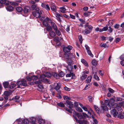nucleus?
<instances>
[{
	"mask_svg": "<svg viewBox=\"0 0 124 124\" xmlns=\"http://www.w3.org/2000/svg\"><path fill=\"white\" fill-rule=\"evenodd\" d=\"M52 75L49 72H46L45 74H43L41 75H40L39 78V80L38 81H35V83L36 84H40L41 83V81L45 83L50 84L51 83L49 81V80L46 78H50L51 76Z\"/></svg>",
	"mask_w": 124,
	"mask_h": 124,
	"instance_id": "obj_1",
	"label": "nucleus"
},
{
	"mask_svg": "<svg viewBox=\"0 0 124 124\" xmlns=\"http://www.w3.org/2000/svg\"><path fill=\"white\" fill-rule=\"evenodd\" d=\"M121 107L119 106H117L114 109L111 110L110 113L114 117H116L118 114V111L119 110L120 112L121 111Z\"/></svg>",
	"mask_w": 124,
	"mask_h": 124,
	"instance_id": "obj_2",
	"label": "nucleus"
},
{
	"mask_svg": "<svg viewBox=\"0 0 124 124\" xmlns=\"http://www.w3.org/2000/svg\"><path fill=\"white\" fill-rule=\"evenodd\" d=\"M33 16L36 18H39L42 14V12L39 8H37L36 11H34L32 12Z\"/></svg>",
	"mask_w": 124,
	"mask_h": 124,
	"instance_id": "obj_3",
	"label": "nucleus"
},
{
	"mask_svg": "<svg viewBox=\"0 0 124 124\" xmlns=\"http://www.w3.org/2000/svg\"><path fill=\"white\" fill-rule=\"evenodd\" d=\"M98 70L97 69H93V73L92 75L93 76L94 78L97 81L100 80L99 77L97 76L96 74L98 72Z\"/></svg>",
	"mask_w": 124,
	"mask_h": 124,
	"instance_id": "obj_4",
	"label": "nucleus"
},
{
	"mask_svg": "<svg viewBox=\"0 0 124 124\" xmlns=\"http://www.w3.org/2000/svg\"><path fill=\"white\" fill-rule=\"evenodd\" d=\"M72 47L70 46H69L67 47H65L63 48V50L65 53H68L71 50Z\"/></svg>",
	"mask_w": 124,
	"mask_h": 124,
	"instance_id": "obj_5",
	"label": "nucleus"
},
{
	"mask_svg": "<svg viewBox=\"0 0 124 124\" xmlns=\"http://www.w3.org/2000/svg\"><path fill=\"white\" fill-rule=\"evenodd\" d=\"M65 104L67 106L70 108H71L73 106V104L72 102L68 100H67L66 101Z\"/></svg>",
	"mask_w": 124,
	"mask_h": 124,
	"instance_id": "obj_6",
	"label": "nucleus"
},
{
	"mask_svg": "<svg viewBox=\"0 0 124 124\" xmlns=\"http://www.w3.org/2000/svg\"><path fill=\"white\" fill-rule=\"evenodd\" d=\"M74 114L77 116L78 118L79 119H82L83 118V116L82 114L81 113H77L76 112L74 111Z\"/></svg>",
	"mask_w": 124,
	"mask_h": 124,
	"instance_id": "obj_7",
	"label": "nucleus"
},
{
	"mask_svg": "<svg viewBox=\"0 0 124 124\" xmlns=\"http://www.w3.org/2000/svg\"><path fill=\"white\" fill-rule=\"evenodd\" d=\"M41 6L43 8L47 10H50V9L49 6L47 4H46L43 3H42L41 4Z\"/></svg>",
	"mask_w": 124,
	"mask_h": 124,
	"instance_id": "obj_8",
	"label": "nucleus"
},
{
	"mask_svg": "<svg viewBox=\"0 0 124 124\" xmlns=\"http://www.w3.org/2000/svg\"><path fill=\"white\" fill-rule=\"evenodd\" d=\"M39 18V19L42 22L43 21H44L45 20H46L47 21H49V19L48 17H46L45 16H43L41 17L40 16Z\"/></svg>",
	"mask_w": 124,
	"mask_h": 124,
	"instance_id": "obj_9",
	"label": "nucleus"
},
{
	"mask_svg": "<svg viewBox=\"0 0 124 124\" xmlns=\"http://www.w3.org/2000/svg\"><path fill=\"white\" fill-rule=\"evenodd\" d=\"M38 121L39 123L40 124H44V120L41 118V117H38Z\"/></svg>",
	"mask_w": 124,
	"mask_h": 124,
	"instance_id": "obj_10",
	"label": "nucleus"
},
{
	"mask_svg": "<svg viewBox=\"0 0 124 124\" xmlns=\"http://www.w3.org/2000/svg\"><path fill=\"white\" fill-rule=\"evenodd\" d=\"M117 117L120 119L124 118V113L119 112V114H118Z\"/></svg>",
	"mask_w": 124,
	"mask_h": 124,
	"instance_id": "obj_11",
	"label": "nucleus"
},
{
	"mask_svg": "<svg viewBox=\"0 0 124 124\" xmlns=\"http://www.w3.org/2000/svg\"><path fill=\"white\" fill-rule=\"evenodd\" d=\"M92 77L91 76H88L86 79L85 82L87 84L89 83L91 81Z\"/></svg>",
	"mask_w": 124,
	"mask_h": 124,
	"instance_id": "obj_12",
	"label": "nucleus"
},
{
	"mask_svg": "<svg viewBox=\"0 0 124 124\" xmlns=\"http://www.w3.org/2000/svg\"><path fill=\"white\" fill-rule=\"evenodd\" d=\"M6 8L7 10L9 11H11L13 10V7L10 5L7 6Z\"/></svg>",
	"mask_w": 124,
	"mask_h": 124,
	"instance_id": "obj_13",
	"label": "nucleus"
},
{
	"mask_svg": "<svg viewBox=\"0 0 124 124\" xmlns=\"http://www.w3.org/2000/svg\"><path fill=\"white\" fill-rule=\"evenodd\" d=\"M55 15H56V19L59 21L60 22L61 21V19L60 18V17L61 16V15L57 12L56 13Z\"/></svg>",
	"mask_w": 124,
	"mask_h": 124,
	"instance_id": "obj_14",
	"label": "nucleus"
},
{
	"mask_svg": "<svg viewBox=\"0 0 124 124\" xmlns=\"http://www.w3.org/2000/svg\"><path fill=\"white\" fill-rule=\"evenodd\" d=\"M36 118L34 117H32L30 118V121L33 124H35Z\"/></svg>",
	"mask_w": 124,
	"mask_h": 124,
	"instance_id": "obj_15",
	"label": "nucleus"
},
{
	"mask_svg": "<svg viewBox=\"0 0 124 124\" xmlns=\"http://www.w3.org/2000/svg\"><path fill=\"white\" fill-rule=\"evenodd\" d=\"M49 34L50 36L52 38H54L55 36V33L52 31H50L49 32Z\"/></svg>",
	"mask_w": 124,
	"mask_h": 124,
	"instance_id": "obj_16",
	"label": "nucleus"
},
{
	"mask_svg": "<svg viewBox=\"0 0 124 124\" xmlns=\"http://www.w3.org/2000/svg\"><path fill=\"white\" fill-rule=\"evenodd\" d=\"M72 61L70 58H68L67 60V62L69 65H71L72 63Z\"/></svg>",
	"mask_w": 124,
	"mask_h": 124,
	"instance_id": "obj_17",
	"label": "nucleus"
},
{
	"mask_svg": "<svg viewBox=\"0 0 124 124\" xmlns=\"http://www.w3.org/2000/svg\"><path fill=\"white\" fill-rule=\"evenodd\" d=\"M0 2L3 5L5 4V5H7L9 4L8 2L6 0H0Z\"/></svg>",
	"mask_w": 124,
	"mask_h": 124,
	"instance_id": "obj_18",
	"label": "nucleus"
},
{
	"mask_svg": "<svg viewBox=\"0 0 124 124\" xmlns=\"http://www.w3.org/2000/svg\"><path fill=\"white\" fill-rule=\"evenodd\" d=\"M61 85V84L59 83H58L57 85L55 87L54 89L56 90L57 91L60 88Z\"/></svg>",
	"mask_w": 124,
	"mask_h": 124,
	"instance_id": "obj_19",
	"label": "nucleus"
},
{
	"mask_svg": "<svg viewBox=\"0 0 124 124\" xmlns=\"http://www.w3.org/2000/svg\"><path fill=\"white\" fill-rule=\"evenodd\" d=\"M81 62L83 63L84 64V65L86 66H88V65L85 60L83 59H81Z\"/></svg>",
	"mask_w": 124,
	"mask_h": 124,
	"instance_id": "obj_20",
	"label": "nucleus"
},
{
	"mask_svg": "<svg viewBox=\"0 0 124 124\" xmlns=\"http://www.w3.org/2000/svg\"><path fill=\"white\" fill-rule=\"evenodd\" d=\"M51 10L53 11L56 12V7L54 4H53L51 7Z\"/></svg>",
	"mask_w": 124,
	"mask_h": 124,
	"instance_id": "obj_21",
	"label": "nucleus"
},
{
	"mask_svg": "<svg viewBox=\"0 0 124 124\" xmlns=\"http://www.w3.org/2000/svg\"><path fill=\"white\" fill-rule=\"evenodd\" d=\"M51 25L52 27L54 30H56V29H57L58 28L57 27L56 24L53 22H51Z\"/></svg>",
	"mask_w": 124,
	"mask_h": 124,
	"instance_id": "obj_22",
	"label": "nucleus"
},
{
	"mask_svg": "<svg viewBox=\"0 0 124 124\" xmlns=\"http://www.w3.org/2000/svg\"><path fill=\"white\" fill-rule=\"evenodd\" d=\"M30 8L29 7H25L23 10V11L24 13H27L29 11Z\"/></svg>",
	"mask_w": 124,
	"mask_h": 124,
	"instance_id": "obj_23",
	"label": "nucleus"
},
{
	"mask_svg": "<svg viewBox=\"0 0 124 124\" xmlns=\"http://www.w3.org/2000/svg\"><path fill=\"white\" fill-rule=\"evenodd\" d=\"M101 106L102 109L103 111H106V110H107L108 108L104 104H102Z\"/></svg>",
	"mask_w": 124,
	"mask_h": 124,
	"instance_id": "obj_24",
	"label": "nucleus"
},
{
	"mask_svg": "<svg viewBox=\"0 0 124 124\" xmlns=\"http://www.w3.org/2000/svg\"><path fill=\"white\" fill-rule=\"evenodd\" d=\"M9 85V82H5L3 83V85L5 88H8Z\"/></svg>",
	"mask_w": 124,
	"mask_h": 124,
	"instance_id": "obj_25",
	"label": "nucleus"
},
{
	"mask_svg": "<svg viewBox=\"0 0 124 124\" xmlns=\"http://www.w3.org/2000/svg\"><path fill=\"white\" fill-rule=\"evenodd\" d=\"M75 75L73 73L70 72L69 73H68L66 75V77H73Z\"/></svg>",
	"mask_w": 124,
	"mask_h": 124,
	"instance_id": "obj_26",
	"label": "nucleus"
},
{
	"mask_svg": "<svg viewBox=\"0 0 124 124\" xmlns=\"http://www.w3.org/2000/svg\"><path fill=\"white\" fill-rule=\"evenodd\" d=\"M94 107L95 110L98 114H99L100 113L99 109L97 106L95 105H94Z\"/></svg>",
	"mask_w": 124,
	"mask_h": 124,
	"instance_id": "obj_27",
	"label": "nucleus"
},
{
	"mask_svg": "<svg viewBox=\"0 0 124 124\" xmlns=\"http://www.w3.org/2000/svg\"><path fill=\"white\" fill-rule=\"evenodd\" d=\"M113 100L115 101H120L122 100V99L121 98L119 97H115L114 99H113Z\"/></svg>",
	"mask_w": 124,
	"mask_h": 124,
	"instance_id": "obj_28",
	"label": "nucleus"
},
{
	"mask_svg": "<svg viewBox=\"0 0 124 124\" xmlns=\"http://www.w3.org/2000/svg\"><path fill=\"white\" fill-rule=\"evenodd\" d=\"M60 11L61 12L63 13H64L65 12V11L66 10V9L64 7H60Z\"/></svg>",
	"mask_w": 124,
	"mask_h": 124,
	"instance_id": "obj_29",
	"label": "nucleus"
},
{
	"mask_svg": "<svg viewBox=\"0 0 124 124\" xmlns=\"http://www.w3.org/2000/svg\"><path fill=\"white\" fill-rule=\"evenodd\" d=\"M16 10L17 12H20L23 10V9L20 7H17L16 8Z\"/></svg>",
	"mask_w": 124,
	"mask_h": 124,
	"instance_id": "obj_30",
	"label": "nucleus"
},
{
	"mask_svg": "<svg viewBox=\"0 0 124 124\" xmlns=\"http://www.w3.org/2000/svg\"><path fill=\"white\" fill-rule=\"evenodd\" d=\"M38 90L39 91L41 92L43 89L42 85H38Z\"/></svg>",
	"mask_w": 124,
	"mask_h": 124,
	"instance_id": "obj_31",
	"label": "nucleus"
},
{
	"mask_svg": "<svg viewBox=\"0 0 124 124\" xmlns=\"http://www.w3.org/2000/svg\"><path fill=\"white\" fill-rule=\"evenodd\" d=\"M22 85L26 86L27 85V82L26 80L23 79L22 80Z\"/></svg>",
	"mask_w": 124,
	"mask_h": 124,
	"instance_id": "obj_32",
	"label": "nucleus"
},
{
	"mask_svg": "<svg viewBox=\"0 0 124 124\" xmlns=\"http://www.w3.org/2000/svg\"><path fill=\"white\" fill-rule=\"evenodd\" d=\"M87 75L85 74H84L82 75L81 78V79L83 81L87 78Z\"/></svg>",
	"mask_w": 124,
	"mask_h": 124,
	"instance_id": "obj_33",
	"label": "nucleus"
},
{
	"mask_svg": "<svg viewBox=\"0 0 124 124\" xmlns=\"http://www.w3.org/2000/svg\"><path fill=\"white\" fill-rule=\"evenodd\" d=\"M22 81H18L17 82L16 84L18 85V88H19L21 85L22 86Z\"/></svg>",
	"mask_w": 124,
	"mask_h": 124,
	"instance_id": "obj_34",
	"label": "nucleus"
},
{
	"mask_svg": "<svg viewBox=\"0 0 124 124\" xmlns=\"http://www.w3.org/2000/svg\"><path fill=\"white\" fill-rule=\"evenodd\" d=\"M56 34L58 36H60L61 35V32L58 29V28L57 29H56L54 30Z\"/></svg>",
	"mask_w": 124,
	"mask_h": 124,
	"instance_id": "obj_35",
	"label": "nucleus"
},
{
	"mask_svg": "<svg viewBox=\"0 0 124 124\" xmlns=\"http://www.w3.org/2000/svg\"><path fill=\"white\" fill-rule=\"evenodd\" d=\"M23 122L25 124H28L29 123V120L27 119H25L23 120Z\"/></svg>",
	"mask_w": 124,
	"mask_h": 124,
	"instance_id": "obj_36",
	"label": "nucleus"
},
{
	"mask_svg": "<svg viewBox=\"0 0 124 124\" xmlns=\"http://www.w3.org/2000/svg\"><path fill=\"white\" fill-rule=\"evenodd\" d=\"M47 21L46 20H45L42 22V23L44 26H46L48 25V23Z\"/></svg>",
	"mask_w": 124,
	"mask_h": 124,
	"instance_id": "obj_37",
	"label": "nucleus"
},
{
	"mask_svg": "<svg viewBox=\"0 0 124 124\" xmlns=\"http://www.w3.org/2000/svg\"><path fill=\"white\" fill-rule=\"evenodd\" d=\"M67 68L68 70L70 71L72 70L73 67L71 65H69V66H68L67 67Z\"/></svg>",
	"mask_w": 124,
	"mask_h": 124,
	"instance_id": "obj_38",
	"label": "nucleus"
},
{
	"mask_svg": "<svg viewBox=\"0 0 124 124\" xmlns=\"http://www.w3.org/2000/svg\"><path fill=\"white\" fill-rule=\"evenodd\" d=\"M91 32L90 30L88 29H85L84 31V32L86 34H88L90 33Z\"/></svg>",
	"mask_w": 124,
	"mask_h": 124,
	"instance_id": "obj_39",
	"label": "nucleus"
},
{
	"mask_svg": "<svg viewBox=\"0 0 124 124\" xmlns=\"http://www.w3.org/2000/svg\"><path fill=\"white\" fill-rule=\"evenodd\" d=\"M54 40L56 42H59L60 41V39L58 37H56L54 39Z\"/></svg>",
	"mask_w": 124,
	"mask_h": 124,
	"instance_id": "obj_40",
	"label": "nucleus"
},
{
	"mask_svg": "<svg viewBox=\"0 0 124 124\" xmlns=\"http://www.w3.org/2000/svg\"><path fill=\"white\" fill-rule=\"evenodd\" d=\"M31 8L33 10H35V11H36V9L37 8H38L37 7L36 5L34 4L32 6Z\"/></svg>",
	"mask_w": 124,
	"mask_h": 124,
	"instance_id": "obj_41",
	"label": "nucleus"
},
{
	"mask_svg": "<svg viewBox=\"0 0 124 124\" xmlns=\"http://www.w3.org/2000/svg\"><path fill=\"white\" fill-rule=\"evenodd\" d=\"M63 98L65 100H71V97H68L67 96H63Z\"/></svg>",
	"mask_w": 124,
	"mask_h": 124,
	"instance_id": "obj_42",
	"label": "nucleus"
},
{
	"mask_svg": "<svg viewBox=\"0 0 124 124\" xmlns=\"http://www.w3.org/2000/svg\"><path fill=\"white\" fill-rule=\"evenodd\" d=\"M87 52L88 54L91 57H93V54L92 53L90 50L87 51Z\"/></svg>",
	"mask_w": 124,
	"mask_h": 124,
	"instance_id": "obj_43",
	"label": "nucleus"
},
{
	"mask_svg": "<svg viewBox=\"0 0 124 124\" xmlns=\"http://www.w3.org/2000/svg\"><path fill=\"white\" fill-rule=\"evenodd\" d=\"M78 39L80 43H82L83 41L82 36L81 35H80L78 36Z\"/></svg>",
	"mask_w": 124,
	"mask_h": 124,
	"instance_id": "obj_44",
	"label": "nucleus"
},
{
	"mask_svg": "<svg viewBox=\"0 0 124 124\" xmlns=\"http://www.w3.org/2000/svg\"><path fill=\"white\" fill-rule=\"evenodd\" d=\"M46 30L48 31H52V28L50 26H48L46 28Z\"/></svg>",
	"mask_w": 124,
	"mask_h": 124,
	"instance_id": "obj_45",
	"label": "nucleus"
},
{
	"mask_svg": "<svg viewBox=\"0 0 124 124\" xmlns=\"http://www.w3.org/2000/svg\"><path fill=\"white\" fill-rule=\"evenodd\" d=\"M58 105L61 107H64V103L62 102H60L57 104Z\"/></svg>",
	"mask_w": 124,
	"mask_h": 124,
	"instance_id": "obj_46",
	"label": "nucleus"
},
{
	"mask_svg": "<svg viewBox=\"0 0 124 124\" xmlns=\"http://www.w3.org/2000/svg\"><path fill=\"white\" fill-rule=\"evenodd\" d=\"M90 86V85L89 83L87 84L86 85L85 88H84V90H86L89 88Z\"/></svg>",
	"mask_w": 124,
	"mask_h": 124,
	"instance_id": "obj_47",
	"label": "nucleus"
},
{
	"mask_svg": "<svg viewBox=\"0 0 124 124\" xmlns=\"http://www.w3.org/2000/svg\"><path fill=\"white\" fill-rule=\"evenodd\" d=\"M76 110L79 112H83V110L82 109L79 107H77L76 108Z\"/></svg>",
	"mask_w": 124,
	"mask_h": 124,
	"instance_id": "obj_48",
	"label": "nucleus"
},
{
	"mask_svg": "<svg viewBox=\"0 0 124 124\" xmlns=\"http://www.w3.org/2000/svg\"><path fill=\"white\" fill-rule=\"evenodd\" d=\"M38 78V77L36 76L33 75L31 77V80H36Z\"/></svg>",
	"mask_w": 124,
	"mask_h": 124,
	"instance_id": "obj_49",
	"label": "nucleus"
},
{
	"mask_svg": "<svg viewBox=\"0 0 124 124\" xmlns=\"http://www.w3.org/2000/svg\"><path fill=\"white\" fill-rule=\"evenodd\" d=\"M86 26H87V28L89 30H90V31H91L92 29L93 28L90 25H86Z\"/></svg>",
	"mask_w": 124,
	"mask_h": 124,
	"instance_id": "obj_50",
	"label": "nucleus"
},
{
	"mask_svg": "<svg viewBox=\"0 0 124 124\" xmlns=\"http://www.w3.org/2000/svg\"><path fill=\"white\" fill-rule=\"evenodd\" d=\"M59 76L61 77H63L64 76V73L63 72H61L59 73Z\"/></svg>",
	"mask_w": 124,
	"mask_h": 124,
	"instance_id": "obj_51",
	"label": "nucleus"
},
{
	"mask_svg": "<svg viewBox=\"0 0 124 124\" xmlns=\"http://www.w3.org/2000/svg\"><path fill=\"white\" fill-rule=\"evenodd\" d=\"M92 65L95 66L96 65V62L95 60L94 59L92 61Z\"/></svg>",
	"mask_w": 124,
	"mask_h": 124,
	"instance_id": "obj_52",
	"label": "nucleus"
},
{
	"mask_svg": "<svg viewBox=\"0 0 124 124\" xmlns=\"http://www.w3.org/2000/svg\"><path fill=\"white\" fill-rule=\"evenodd\" d=\"M4 94L5 96H8L10 94V93L8 91H5Z\"/></svg>",
	"mask_w": 124,
	"mask_h": 124,
	"instance_id": "obj_53",
	"label": "nucleus"
},
{
	"mask_svg": "<svg viewBox=\"0 0 124 124\" xmlns=\"http://www.w3.org/2000/svg\"><path fill=\"white\" fill-rule=\"evenodd\" d=\"M16 86V84L14 83H12L9 85L10 88H12Z\"/></svg>",
	"mask_w": 124,
	"mask_h": 124,
	"instance_id": "obj_54",
	"label": "nucleus"
},
{
	"mask_svg": "<svg viewBox=\"0 0 124 124\" xmlns=\"http://www.w3.org/2000/svg\"><path fill=\"white\" fill-rule=\"evenodd\" d=\"M108 27L107 26L104 27L102 29V32L103 31H107L108 30Z\"/></svg>",
	"mask_w": 124,
	"mask_h": 124,
	"instance_id": "obj_55",
	"label": "nucleus"
},
{
	"mask_svg": "<svg viewBox=\"0 0 124 124\" xmlns=\"http://www.w3.org/2000/svg\"><path fill=\"white\" fill-rule=\"evenodd\" d=\"M82 114H83L82 115L83 116V117H87V118L88 117V116L86 113L83 112L82 113Z\"/></svg>",
	"mask_w": 124,
	"mask_h": 124,
	"instance_id": "obj_56",
	"label": "nucleus"
},
{
	"mask_svg": "<svg viewBox=\"0 0 124 124\" xmlns=\"http://www.w3.org/2000/svg\"><path fill=\"white\" fill-rule=\"evenodd\" d=\"M19 96H16L15 98H14L12 99L13 100H15L16 101H17V100H18L19 98Z\"/></svg>",
	"mask_w": 124,
	"mask_h": 124,
	"instance_id": "obj_57",
	"label": "nucleus"
},
{
	"mask_svg": "<svg viewBox=\"0 0 124 124\" xmlns=\"http://www.w3.org/2000/svg\"><path fill=\"white\" fill-rule=\"evenodd\" d=\"M109 29L108 30V31L110 33H111L112 32L113 29L110 27H109Z\"/></svg>",
	"mask_w": 124,
	"mask_h": 124,
	"instance_id": "obj_58",
	"label": "nucleus"
},
{
	"mask_svg": "<svg viewBox=\"0 0 124 124\" xmlns=\"http://www.w3.org/2000/svg\"><path fill=\"white\" fill-rule=\"evenodd\" d=\"M108 90L109 91L112 93H114V91L113 89L110 88H109Z\"/></svg>",
	"mask_w": 124,
	"mask_h": 124,
	"instance_id": "obj_59",
	"label": "nucleus"
},
{
	"mask_svg": "<svg viewBox=\"0 0 124 124\" xmlns=\"http://www.w3.org/2000/svg\"><path fill=\"white\" fill-rule=\"evenodd\" d=\"M101 46L102 47H104L105 48L107 47H108L107 45L105 43H103V44H101Z\"/></svg>",
	"mask_w": 124,
	"mask_h": 124,
	"instance_id": "obj_60",
	"label": "nucleus"
},
{
	"mask_svg": "<svg viewBox=\"0 0 124 124\" xmlns=\"http://www.w3.org/2000/svg\"><path fill=\"white\" fill-rule=\"evenodd\" d=\"M105 103H106V105H108V106H109V101L108 100H106L105 101Z\"/></svg>",
	"mask_w": 124,
	"mask_h": 124,
	"instance_id": "obj_61",
	"label": "nucleus"
},
{
	"mask_svg": "<svg viewBox=\"0 0 124 124\" xmlns=\"http://www.w3.org/2000/svg\"><path fill=\"white\" fill-rule=\"evenodd\" d=\"M119 26V25L118 24H116L114 26V28L116 29H118Z\"/></svg>",
	"mask_w": 124,
	"mask_h": 124,
	"instance_id": "obj_62",
	"label": "nucleus"
},
{
	"mask_svg": "<svg viewBox=\"0 0 124 124\" xmlns=\"http://www.w3.org/2000/svg\"><path fill=\"white\" fill-rule=\"evenodd\" d=\"M93 124H97L98 123V121L96 119H95L93 120Z\"/></svg>",
	"mask_w": 124,
	"mask_h": 124,
	"instance_id": "obj_63",
	"label": "nucleus"
},
{
	"mask_svg": "<svg viewBox=\"0 0 124 124\" xmlns=\"http://www.w3.org/2000/svg\"><path fill=\"white\" fill-rule=\"evenodd\" d=\"M78 123H79L80 124H83V122L80 120H78V121L77 122Z\"/></svg>",
	"mask_w": 124,
	"mask_h": 124,
	"instance_id": "obj_64",
	"label": "nucleus"
}]
</instances>
